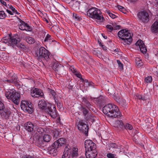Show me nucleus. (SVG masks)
Segmentation results:
<instances>
[{
    "label": "nucleus",
    "instance_id": "nucleus-1",
    "mask_svg": "<svg viewBox=\"0 0 158 158\" xmlns=\"http://www.w3.org/2000/svg\"><path fill=\"white\" fill-rule=\"evenodd\" d=\"M102 112L105 114L112 118H118L121 116L118 107L113 104L106 105L103 107Z\"/></svg>",
    "mask_w": 158,
    "mask_h": 158
},
{
    "label": "nucleus",
    "instance_id": "nucleus-2",
    "mask_svg": "<svg viewBox=\"0 0 158 158\" xmlns=\"http://www.w3.org/2000/svg\"><path fill=\"white\" fill-rule=\"evenodd\" d=\"M50 53L48 50L43 47L38 48L35 51L36 58L40 61L43 60L44 62H46V64H49L50 63Z\"/></svg>",
    "mask_w": 158,
    "mask_h": 158
},
{
    "label": "nucleus",
    "instance_id": "nucleus-3",
    "mask_svg": "<svg viewBox=\"0 0 158 158\" xmlns=\"http://www.w3.org/2000/svg\"><path fill=\"white\" fill-rule=\"evenodd\" d=\"M118 35L120 39L122 40L121 43L124 45H130L132 41V34H131L130 31L126 29H122L118 32Z\"/></svg>",
    "mask_w": 158,
    "mask_h": 158
},
{
    "label": "nucleus",
    "instance_id": "nucleus-4",
    "mask_svg": "<svg viewBox=\"0 0 158 158\" xmlns=\"http://www.w3.org/2000/svg\"><path fill=\"white\" fill-rule=\"evenodd\" d=\"M87 15L92 19L99 20L100 22H102L104 20L101 11L95 7L89 9L87 11Z\"/></svg>",
    "mask_w": 158,
    "mask_h": 158
},
{
    "label": "nucleus",
    "instance_id": "nucleus-5",
    "mask_svg": "<svg viewBox=\"0 0 158 158\" xmlns=\"http://www.w3.org/2000/svg\"><path fill=\"white\" fill-rule=\"evenodd\" d=\"M67 146L64 148L63 155L62 158H73L78 156V149L77 148H73L71 149Z\"/></svg>",
    "mask_w": 158,
    "mask_h": 158
},
{
    "label": "nucleus",
    "instance_id": "nucleus-6",
    "mask_svg": "<svg viewBox=\"0 0 158 158\" xmlns=\"http://www.w3.org/2000/svg\"><path fill=\"white\" fill-rule=\"evenodd\" d=\"M42 110L44 111L53 118H55L57 116V111L56 106L48 102Z\"/></svg>",
    "mask_w": 158,
    "mask_h": 158
},
{
    "label": "nucleus",
    "instance_id": "nucleus-7",
    "mask_svg": "<svg viewBox=\"0 0 158 158\" xmlns=\"http://www.w3.org/2000/svg\"><path fill=\"white\" fill-rule=\"evenodd\" d=\"M21 108L26 113L32 114L34 111L32 104L30 101H22L21 103Z\"/></svg>",
    "mask_w": 158,
    "mask_h": 158
},
{
    "label": "nucleus",
    "instance_id": "nucleus-8",
    "mask_svg": "<svg viewBox=\"0 0 158 158\" xmlns=\"http://www.w3.org/2000/svg\"><path fill=\"white\" fill-rule=\"evenodd\" d=\"M76 124L78 129L86 136H87L89 128L88 125L85 123L82 119L77 120Z\"/></svg>",
    "mask_w": 158,
    "mask_h": 158
},
{
    "label": "nucleus",
    "instance_id": "nucleus-9",
    "mask_svg": "<svg viewBox=\"0 0 158 158\" xmlns=\"http://www.w3.org/2000/svg\"><path fill=\"white\" fill-rule=\"evenodd\" d=\"M6 95L8 99L11 100L16 105L19 104L20 95L18 93L13 91L6 94Z\"/></svg>",
    "mask_w": 158,
    "mask_h": 158
},
{
    "label": "nucleus",
    "instance_id": "nucleus-10",
    "mask_svg": "<svg viewBox=\"0 0 158 158\" xmlns=\"http://www.w3.org/2000/svg\"><path fill=\"white\" fill-rule=\"evenodd\" d=\"M137 17L140 21L143 23H147L149 20L148 14L145 10L139 12L137 14Z\"/></svg>",
    "mask_w": 158,
    "mask_h": 158
},
{
    "label": "nucleus",
    "instance_id": "nucleus-11",
    "mask_svg": "<svg viewBox=\"0 0 158 158\" xmlns=\"http://www.w3.org/2000/svg\"><path fill=\"white\" fill-rule=\"evenodd\" d=\"M33 142L38 147L44 146V142L42 138L36 132L33 137Z\"/></svg>",
    "mask_w": 158,
    "mask_h": 158
},
{
    "label": "nucleus",
    "instance_id": "nucleus-12",
    "mask_svg": "<svg viewBox=\"0 0 158 158\" xmlns=\"http://www.w3.org/2000/svg\"><path fill=\"white\" fill-rule=\"evenodd\" d=\"M66 139L63 138H61L56 140L52 143L51 146L57 149L64 146L66 143Z\"/></svg>",
    "mask_w": 158,
    "mask_h": 158
},
{
    "label": "nucleus",
    "instance_id": "nucleus-13",
    "mask_svg": "<svg viewBox=\"0 0 158 158\" xmlns=\"http://www.w3.org/2000/svg\"><path fill=\"white\" fill-rule=\"evenodd\" d=\"M85 146L86 151H92L95 150L96 148V145L91 140H86L85 142Z\"/></svg>",
    "mask_w": 158,
    "mask_h": 158
},
{
    "label": "nucleus",
    "instance_id": "nucleus-14",
    "mask_svg": "<svg viewBox=\"0 0 158 158\" xmlns=\"http://www.w3.org/2000/svg\"><path fill=\"white\" fill-rule=\"evenodd\" d=\"M2 110L3 111L1 113L2 116L7 120L10 119L11 114L10 110L9 109L5 107L4 106L3 107L2 109H1V110Z\"/></svg>",
    "mask_w": 158,
    "mask_h": 158
},
{
    "label": "nucleus",
    "instance_id": "nucleus-15",
    "mask_svg": "<svg viewBox=\"0 0 158 158\" xmlns=\"http://www.w3.org/2000/svg\"><path fill=\"white\" fill-rule=\"evenodd\" d=\"M32 92L31 93V95L33 97L37 98L39 97H43L44 93L42 90L37 88H33Z\"/></svg>",
    "mask_w": 158,
    "mask_h": 158
},
{
    "label": "nucleus",
    "instance_id": "nucleus-16",
    "mask_svg": "<svg viewBox=\"0 0 158 158\" xmlns=\"http://www.w3.org/2000/svg\"><path fill=\"white\" fill-rule=\"evenodd\" d=\"M24 127L27 131L31 133H33L35 131V129L33 127V124L31 123V122H28L24 124Z\"/></svg>",
    "mask_w": 158,
    "mask_h": 158
},
{
    "label": "nucleus",
    "instance_id": "nucleus-17",
    "mask_svg": "<svg viewBox=\"0 0 158 158\" xmlns=\"http://www.w3.org/2000/svg\"><path fill=\"white\" fill-rule=\"evenodd\" d=\"M136 46H139L140 50L143 53L146 52L147 50L142 41L138 40L135 44Z\"/></svg>",
    "mask_w": 158,
    "mask_h": 158
},
{
    "label": "nucleus",
    "instance_id": "nucleus-18",
    "mask_svg": "<svg viewBox=\"0 0 158 158\" xmlns=\"http://www.w3.org/2000/svg\"><path fill=\"white\" fill-rule=\"evenodd\" d=\"M97 155V152L95 149L88 151V152H86L85 153V156L87 158H95Z\"/></svg>",
    "mask_w": 158,
    "mask_h": 158
},
{
    "label": "nucleus",
    "instance_id": "nucleus-19",
    "mask_svg": "<svg viewBox=\"0 0 158 158\" xmlns=\"http://www.w3.org/2000/svg\"><path fill=\"white\" fill-rule=\"evenodd\" d=\"M18 39L17 40L13 37H11L8 41L9 44L12 46L14 45L17 46L20 41L19 39L18 38Z\"/></svg>",
    "mask_w": 158,
    "mask_h": 158
},
{
    "label": "nucleus",
    "instance_id": "nucleus-20",
    "mask_svg": "<svg viewBox=\"0 0 158 158\" xmlns=\"http://www.w3.org/2000/svg\"><path fill=\"white\" fill-rule=\"evenodd\" d=\"M48 150L49 153L52 156H55L57 155L58 151L57 149L50 146L48 147Z\"/></svg>",
    "mask_w": 158,
    "mask_h": 158
},
{
    "label": "nucleus",
    "instance_id": "nucleus-21",
    "mask_svg": "<svg viewBox=\"0 0 158 158\" xmlns=\"http://www.w3.org/2000/svg\"><path fill=\"white\" fill-rule=\"evenodd\" d=\"M152 31L155 33L158 32V20L155 21L151 27Z\"/></svg>",
    "mask_w": 158,
    "mask_h": 158
},
{
    "label": "nucleus",
    "instance_id": "nucleus-22",
    "mask_svg": "<svg viewBox=\"0 0 158 158\" xmlns=\"http://www.w3.org/2000/svg\"><path fill=\"white\" fill-rule=\"evenodd\" d=\"M33 124V127L35 129H37L39 127L42 126L43 123L41 121L39 120H35L31 122Z\"/></svg>",
    "mask_w": 158,
    "mask_h": 158
},
{
    "label": "nucleus",
    "instance_id": "nucleus-23",
    "mask_svg": "<svg viewBox=\"0 0 158 158\" xmlns=\"http://www.w3.org/2000/svg\"><path fill=\"white\" fill-rule=\"evenodd\" d=\"M104 97L102 96H100L99 97L97 98H94L93 99L94 102H96L98 104L102 105L104 102Z\"/></svg>",
    "mask_w": 158,
    "mask_h": 158
},
{
    "label": "nucleus",
    "instance_id": "nucleus-24",
    "mask_svg": "<svg viewBox=\"0 0 158 158\" xmlns=\"http://www.w3.org/2000/svg\"><path fill=\"white\" fill-rule=\"evenodd\" d=\"M48 102L47 101L44 99H42L40 100L38 102L39 108L42 110L43 108H44V107H45V106Z\"/></svg>",
    "mask_w": 158,
    "mask_h": 158
},
{
    "label": "nucleus",
    "instance_id": "nucleus-25",
    "mask_svg": "<svg viewBox=\"0 0 158 158\" xmlns=\"http://www.w3.org/2000/svg\"><path fill=\"white\" fill-rule=\"evenodd\" d=\"M115 127L120 129L123 130L124 128V124L122 120H117L115 122Z\"/></svg>",
    "mask_w": 158,
    "mask_h": 158
},
{
    "label": "nucleus",
    "instance_id": "nucleus-26",
    "mask_svg": "<svg viewBox=\"0 0 158 158\" xmlns=\"http://www.w3.org/2000/svg\"><path fill=\"white\" fill-rule=\"evenodd\" d=\"M64 67L62 65H60L54 71L56 73L58 74L59 75H60L62 74H63V73L64 72Z\"/></svg>",
    "mask_w": 158,
    "mask_h": 158
},
{
    "label": "nucleus",
    "instance_id": "nucleus-27",
    "mask_svg": "<svg viewBox=\"0 0 158 158\" xmlns=\"http://www.w3.org/2000/svg\"><path fill=\"white\" fill-rule=\"evenodd\" d=\"M51 133L52 134L53 138L54 139H56L60 137V132L56 129L51 131Z\"/></svg>",
    "mask_w": 158,
    "mask_h": 158
},
{
    "label": "nucleus",
    "instance_id": "nucleus-28",
    "mask_svg": "<svg viewBox=\"0 0 158 158\" xmlns=\"http://www.w3.org/2000/svg\"><path fill=\"white\" fill-rule=\"evenodd\" d=\"M108 147L109 149L112 150L114 149H118L119 147V146L116 143H110L108 144Z\"/></svg>",
    "mask_w": 158,
    "mask_h": 158
},
{
    "label": "nucleus",
    "instance_id": "nucleus-29",
    "mask_svg": "<svg viewBox=\"0 0 158 158\" xmlns=\"http://www.w3.org/2000/svg\"><path fill=\"white\" fill-rule=\"evenodd\" d=\"M43 140L44 142L48 143L49 142L51 139V136L48 134H45L43 136Z\"/></svg>",
    "mask_w": 158,
    "mask_h": 158
},
{
    "label": "nucleus",
    "instance_id": "nucleus-30",
    "mask_svg": "<svg viewBox=\"0 0 158 158\" xmlns=\"http://www.w3.org/2000/svg\"><path fill=\"white\" fill-rule=\"evenodd\" d=\"M17 47L18 48H20V50L23 51H26L27 49V47L22 43L18 44L17 45Z\"/></svg>",
    "mask_w": 158,
    "mask_h": 158
},
{
    "label": "nucleus",
    "instance_id": "nucleus-31",
    "mask_svg": "<svg viewBox=\"0 0 158 158\" xmlns=\"http://www.w3.org/2000/svg\"><path fill=\"white\" fill-rule=\"evenodd\" d=\"M26 41L29 44H34L35 40L34 39L30 36H27L25 37Z\"/></svg>",
    "mask_w": 158,
    "mask_h": 158
},
{
    "label": "nucleus",
    "instance_id": "nucleus-32",
    "mask_svg": "<svg viewBox=\"0 0 158 158\" xmlns=\"http://www.w3.org/2000/svg\"><path fill=\"white\" fill-rule=\"evenodd\" d=\"M113 98L115 101L119 103H121L122 102H123V103H124V104H126V101L124 100H123L121 98H120L118 96L115 95L114 97Z\"/></svg>",
    "mask_w": 158,
    "mask_h": 158
},
{
    "label": "nucleus",
    "instance_id": "nucleus-33",
    "mask_svg": "<svg viewBox=\"0 0 158 158\" xmlns=\"http://www.w3.org/2000/svg\"><path fill=\"white\" fill-rule=\"evenodd\" d=\"M85 118L87 121L88 122L90 121L92 123L94 122L95 120L94 117L91 116L90 114H88L87 116L85 117Z\"/></svg>",
    "mask_w": 158,
    "mask_h": 158
},
{
    "label": "nucleus",
    "instance_id": "nucleus-34",
    "mask_svg": "<svg viewBox=\"0 0 158 158\" xmlns=\"http://www.w3.org/2000/svg\"><path fill=\"white\" fill-rule=\"evenodd\" d=\"M80 110L81 112L83 113L85 117L87 116V114L88 113L89 111L84 106H81Z\"/></svg>",
    "mask_w": 158,
    "mask_h": 158
},
{
    "label": "nucleus",
    "instance_id": "nucleus-35",
    "mask_svg": "<svg viewBox=\"0 0 158 158\" xmlns=\"http://www.w3.org/2000/svg\"><path fill=\"white\" fill-rule=\"evenodd\" d=\"M10 80L11 81V83L16 84L17 83L18 77L16 76H13L11 77Z\"/></svg>",
    "mask_w": 158,
    "mask_h": 158
},
{
    "label": "nucleus",
    "instance_id": "nucleus-36",
    "mask_svg": "<svg viewBox=\"0 0 158 158\" xmlns=\"http://www.w3.org/2000/svg\"><path fill=\"white\" fill-rule=\"evenodd\" d=\"M133 129V126L131 124L128 123H126L124 125V128H123V130L126 129V130H131Z\"/></svg>",
    "mask_w": 158,
    "mask_h": 158
},
{
    "label": "nucleus",
    "instance_id": "nucleus-37",
    "mask_svg": "<svg viewBox=\"0 0 158 158\" xmlns=\"http://www.w3.org/2000/svg\"><path fill=\"white\" fill-rule=\"evenodd\" d=\"M23 23L24 24V27L26 28L25 30L27 31H31L32 28L27 23H25V22H23Z\"/></svg>",
    "mask_w": 158,
    "mask_h": 158
},
{
    "label": "nucleus",
    "instance_id": "nucleus-38",
    "mask_svg": "<svg viewBox=\"0 0 158 158\" xmlns=\"http://www.w3.org/2000/svg\"><path fill=\"white\" fill-rule=\"evenodd\" d=\"M86 107L89 110H93V109L92 108L93 106L90 104V103L89 102H86L85 103Z\"/></svg>",
    "mask_w": 158,
    "mask_h": 158
},
{
    "label": "nucleus",
    "instance_id": "nucleus-39",
    "mask_svg": "<svg viewBox=\"0 0 158 158\" xmlns=\"http://www.w3.org/2000/svg\"><path fill=\"white\" fill-rule=\"evenodd\" d=\"M106 156L108 158H117L116 155L111 153L107 154Z\"/></svg>",
    "mask_w": 158,
    "mask_h": 158
},
{
    "label": "nucleus",
    "instance_id": "nucleus-40",
    "mask_svg": "<svg viewBox=\"0 0 158 158\" xmlns=\"http://www.w3.org/2000/svg\"><path fill=\"white\" fill-rule=\"evenodd\" d=\"M73 17L74 19L77 21H80L81 19V18L76 13H73Z\"/></svg>",
    "mask_w": 158,
    "mask_h": 158
},
{
    "label": "nucleus",
    "instance_id": "nucleus-41",
    "mask_svg": "<svg viewBox=\"0 0 158 158\" xmlns=\"http://www.w3.org/2000/svg\"><path fill=\"white\" fill-rule=\"evenodd\" d=\"M75 75L78 77L80 78V79L82 81H84V79L82 77L80 73L78 72H76L74 73Z\"/></svg>",
    "mask_w": 158,
    "mask_h": 158
},
{
    "label": "nucleus",
    "instance_id": "nucleus-42",
    "mask_svg": "<svg viewBox=\"0 0 158 158\" xmlns=\"http://www.w3.org/2000/svg\"><path fill=\"white\" fill-rule=\"evenodd\" d=\"M60 65V64L59 63L57 62H55L53 63L52 65V69L54 70H55Z\"/></svg>",
    "mask_w": 158,
    "mask_h": 158
},
{
    "label": "nucleus",
    "instance_id": "nucleus-43",
    "mask_svg": "<svg viewBox=\"0 0 158 158\" xmlns=\"http://www.w3.org/2000/svg\"><path fill=\"white\" fill-rule=\"evenodd\" d=\"M48 91L50 93V94L52 95L53 98L55 97L56 94L55 91L51 89L48 88Z\"/></svg>",
    "mask_w": 158,
    "mask_h": 158
},
{
    "label": "nucleus",
    "instance_id": "nucleus-44",
    "mask_svg": "<svg viewBox=\"0 0 158 158\" xmlns=\"http://www.w3.org/2000/svg\"><path fill=\"white\" fill-rule=\"evenodd\" d=\"M145 81L146 83L151 82L152 81V77L150 76L147 77L145 79Z\"/></svg>",
    "mask_w": 158,
    "mask_h": 158
},
{
    "label": "nucleus",
    "instance_id": "nucleus-45",
    "mask_svg": "<svg viewBox=\"0 0 158 158\" xmlns=\"http://www.w3.org/2000/svg\"><path fill=\"white\" fill-rule=\"evenodd\" d=\"M24 22V21H21L20 22L21 24L19 25V29L22 30H25V28L24 27V24L23 23V22Z\"/></svg>",
    "mask_w": 158,
    "mask_h": 158
},
{
    "label": "nucleus",
    "instance_id": "nucleus-46",
    "mask_svg": "<svg viewBox=\"0 0 158 158\" xmlns=\"http://www.w3.org/2000/svg\"><path fill=\"white\" fill-rule=\"evenodd\" d=\"M6 17V15L4 12L2 10L0 11V19H3Z\"/></svg>",
    "mask_w": 158,
    "mask_h": 158
},
{
    "label": "nucleus",
    "instance_id": "nucleus-47",
    "mask_svg": "<svg viewBox=\"0 0 158 158\" xmlns=\"http://www.w3.org/2000/svg\"><path fill=\"white\" fill-rule=\"evenodd\" d=\"M52 39V37L51 36L48 34L46 37H45V39L44 40V42H48L49 41H50V40Z\"/></svg>",
    "mask_w": 158,
    "mask_h": 158
},
{
    "label": "nucleus",
    "instance_id": "nucleus-48",
    "mask_svg": "<svg viewBox=\"0 0 158 158\" xmlns=\"http://www.w3.org/2000/svg\"><path fill=\"white\" fill-rule=\"evenodd\" d=\"M117 7L118 9L119 10L123 13H125V11H126V9L124 7L119 5H118Z\"/></svg>",
    "mask_w": 158,
    "mask_h": 158
},
{
    "label": "nucleus",
    "instance_id": "nucleus-49",
    "mask_svg": "<svg viewBox=\"0 0 158 158\" xmlns=\"http://www.w3.org/2000/svg\"><path fill=\"white\" fill-rule=\"evenodd\" d=\"M112 24L114 29L116 30L120 28V26L117 25L115 23H112Z\"/></svg>",
    "mask_w": 158,
    "mask_h": 158
},
{
    "label": "nucleus",
    "instance_id": "nucleus-50",
    "mask_svg": "<svg viewBox=\"0 0 158 158\" xmlns=\"http://www.w3.org/2000/svg\"><path fill=\"white\" fill-rule=\"evenodd\" d=\"M136 97L139 100H145L146 99L145 96H143L140 95H136Z\"/></svg>",
    "mask_w": 158,
    "mask_h": 158
},
{
    "label": "nucleus",
    "instance_id": "nucleus-51",
    "mask_svg": "<svg viewBox=\"0 0 158 158\" xmlns=\"http://www.w3.org/2000/svg\"><path fill=\"white\" fill-rule=\"evenodd\" d=\"M10 9L13 12V13H15L17 15H19V13L12 6H11L10 7Z\"/></svg>",
    "mask_w": 158,
    "mask_h": 158
},
{
    "label": "nucleus",
    "instance_id": "nucleus-52",
    "mask_svg": "<svg viewBox=\"0 0 158 158\" xmlns=\"http://www.w3.org/2000/svg\"><path fill=\"white\" fill-rule=\"evenodd\" d=\"M80 5V2L78 1H76L75 2V3L73 4L74 6H76L77 8L79 9Z\"/></svg>",
    "mask_w": 158,
    "mask_h": 158
},
{
    "label": "nucleus",
    "instance_id": "nucleus-53",
    "mask_svg": "<svg viewBox=\"0 0 158 158\" xmlns=\"http://www.w3.org/2000/svg\"><path fill=\"white\" fill-rule=\"evenodd\" d=\"M106 27L107 29L109 30V31L111 32L113 30V26L110 25H107L106 26Z\"/></svg>",
    "mask_w": 158,
    "mask_h": 158
},
{
    "label": "nucleus",
    "instance_id": "nucleus-54",
    "mask_svg": "<svg viewBox=\"0 0 158 158\" xmlns=\"http://www.w3.org/2000/svg\"><path fill=\"white\" fill-rule=\"evenodd\" d=\"M107 13L109 14L110 16L112 18L114 19L116 18V16L115 15L111 13L110 10H109L107 11Z\"/></svg>",
    "mask_w": 158,
    "mask_h": 158
},
{
    "label": "nucleus",
    "instance_id": "nucleus-55",
    "mask_svg": "<svg viewBox=\"0 0 158 158\" xmlns=\"http://www.w3.org/2000/svg\"><path fill=\"white\" fill-rule=\"evenodd\" d=\"M118 64V65L119 67L121 69H123V64L121 62V61L119 60H117Z\"/></svg>",
    "mask_w": 158,
    "mask_h": 158
},
{
    "label": "nucleus",
    "instance_id": "nucleus-56",
    "mask_svg": "<svg viewBox=\"0 0 158 158\" xmlns=\"http://www.w3.org/2000/svg\"><path fill=\"white\" fill-rule=\"evenodd\" d=\"M4 106V104L2 102V100L0 99V110L2 109V108Z\"/></svg>",
    "mask_w": 158,
    "mask_h": 158
},
{
    "label": "nucleus",
    "instance_id": "nucleus-57",
    "mask_svg": "<svg viewBox=\"0 0 158 158\" xmlns=\"http://www.w3.org/2000/svg\"><path fill=\"white\" fill-rule=\"evenodd\" d=\"M37 128V132H40L41 133L43 132V131H44V130L42 128H38V127Z\"/></svg>",
    "mask_w": 158,
    "mask_h": 158
},
{
    "label": "nucleus",
    "instance_id": "nucleus-58",
    "mask_svg": "<svg viewBox=\"0 0 158 158\" xmlns=\"http://www.w3.org/2000/svg\"><path fill=\"white\" fill-rule=\"evenodd\" d=\"M56 105L59 108H61L62 107V105H61V103L59 102H58L56 104Z\"/></svg>",
    "mask_w": 158,
    "mask_h": 158
},
{
    "label": "nucleus",
    "instance_id": "nucleus-59",
    "mask_svg": "<svg viewBox=\"0 0 158 158\" xmlns=\"http://www.w3.org/2000/svg\"><path fill=\"white\" fill-rule=\"evenodd\" d=\"M83 82H86L87 83H88V85L89 86H90L91 85H92L90 83H89V82H88V81L87 80L85 79V80H84V81H82Z\"/></svg>",
    "mask_w": 158,
    "mask_h": 158
},
{
    "label": "nucleus",
    "instance_id": "nucleus-60",
    "mask_svg": "<svg viewBox=\"0 0 158 158\" xmlns=\"http://www.w3.org/2000/svg\"><path fill=\"white\" fill-rule=\"evenodd\" d=\"M0 2L2 4L4 5L5 6H6V3L5 2H4V1H3L2 0H0Z\"/></svg>",
    "mask_w": 158,
    "mask_h": 158
},
{
    "label": "nucleus",
    "instance_id": "nucleus-61",
    "mask_svg": "<svg viewBox=\"0 0 158 158\" xmlns=\"http://www.w3.org/2000/svg\"><path fill=\"white\" fill-rule=\"evenodd\" d=\"M6 11L9 14L11 15H13V13L10 10L7 9Z\"/></svg>",
    "mask_w": 158,
    "mask_h": 158
},
{
    "label": "nucleus",
    "instance_id": "nucleus-62",
    "mask_svg": "<svg viewBox=\"0 0 158 158\" xmlns=\"http://www.w3.org/2000/svg\"><path fill=\"white\" fill-rule=\"evenodd\" d=\"M88 101L87 100V99L86 98H83L82 102H84V104L86 103V102Z\"/></svg>",
    "mask_w": 158,
    "mask_h": 158
},
{
    "label": "nucleus",
    "instance_id": "nucleus-63",
    "mask_svg": "<svg viewBox=\"0 0 158 158\" xmlns=\"http://www.w3.org/2000/svg\"><path fill=\"white\" fill-rule=\"evenodd\" d=\"M73 85L69 84L68 86V88L69 89H73Z\"/></svg>",
    "mask_w": 158,
    "mask_h": 158
},
{
    "label": "nucleus",
    "instance_id": "nucleus-64",
    "mask_svg": "<svg viewBox=\"0 0 158 158\" xmlns=\"http://www.w3.org/2000/svg\"><path fill=\"white\" fill-rule=\"evenodd\" d=\"M17 86L18 88H20L21 87V85L18 83V82L16 83V84H15Z\"/></svg>",
    "mask_w": 158,
    "mask_h": 158
}]
</instances>
